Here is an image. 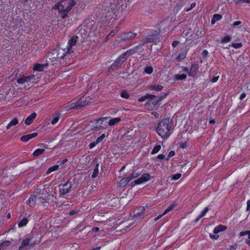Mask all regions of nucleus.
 <instances>
[{"mask_svg":"<svg viewBox=\"0 0 250 250\" xmlns=\"http://www.w3.org/2000/svg\"><path fill=\"white\" fill-rule=\"evenodd\" d=\"M145 72L146 73L150 74L153 72V68L150 65H146L145 68Z\"/></svg>","mask_w":250,"mask_h":250,"instance_id":"30","label":"nucleus"},{"mask_svg":"<svg viewBox=\"0 0 250 250\" xmlns=\"http://www.w3.org/2000/svg\"><path fill=\"white\" fill-rule=\"evenodd\" d=\"M246 94L245 93H242L239 97L240 100H242L246 97Z\"/></svg>","mask_w":250,"mask_h":250,"instance_id":"50","label":"nucleus"},{"mask_svg":"<svg viewBox=\"0 0 250 250\" xmlns=\"http://www.w3.org/2000/svg\"><path fill=\"white\" fill-rule=\"evenodd\" d=\"M150 97H154V96L151 95L146 94V95L139 98L138 101L140 102H142Z\"/></svg>","mask_w":250,"mask_h":250,"instance_id":"33","label":"nucleus"},{"mask_svg":"<svg viewBox=\"0 0 250 250\" xmlns=\"http://www.w3.org/2000/svg\"><path fill=\"white\" fill-rule=\"evenodd\" d=\"M77 37H73L71 39H70L67 43V45L66 47L67 51L65 52V55L62 54V55H59V54H58L57 55V58L58 59H62L64 58L66 59L67 57H68V54H71L74 52L73 47L76 45L77 42Z\"/></svg>","mask_w":250,"mask_h":250,"instance_id":"4","label":"nucleus"},{"mask_svg":"<svg viewBox=\"0 0 250 250\" xmlns=\"http://www.w3.org/2000/svg\"><path fill=\"white\" fill-rule=\"evenodd\" d=\"M187 78V75L185 74H177L173 76V79L175 81L182 80L185 79Z\"/></svg>","mask_w":250,"mask_h":250,"instance_id":"21","label":"nucleus"},{"mask_svg":"<svg viewBox=\"0 0 250 250\" xmlns=\"http://www.w3.org/2000/svg\"><path fill=\"white\" fill-rule=\"evenodd\" d=\"M247 234V231H242L240 233V235L241 236H243Z\"/></svg>","mask_w":250,"mask_h":250,"instance_id":"56","label":"nucleus"},{"mask_svg":"<svg viewBox=\"0 0 250 250\" xmlns=\"http://www.w3.org/2000/svg\"><path fill=\"white\" fill-rule=\"evenodd\" d=\"M246 242L247 244L250 246V240H247Z\"/></svg>","mask_w":250,"mask_h":250,"instance_id":"62","label":"nucleus"},{"mask_svg":"<svg viewBox=\"0 0 250 250\" xmlns=\"http://www.w3.org/2000/svg\"><path fill=\"white\" fill-rule=\"evenodd\" d=\"M181 177V174L180 173H177L174 175H173L171 177V179L172 180H177L180 178Z\"/></svg>","mask_w":250,"mask_h":250,"instance_id":"39","label":"nucleus"},{"mask_svg":"<svg viewBox=\"0 0 250 250\" xmlns=\"http://www.w3.org/2000/svg\"><path fill=\"white\" fill-rule=\"evenodd\" d=\"M98 144H96V141L91 143L89 144V147L90 149L94 147Z\"/></svg>","mask_w":250,"mask_h":250,"instance_id":"44","label":"nucleus"},{"mask_svg":"<svg viewBox=\"0 0 250 250\" xmlns=\"http://www.w3.org/2000/svg\"><path fill=\"white\" fill-rule=\"evenodd\" d=\"M222 19L221 15L219 14H215L213 15V18L211 20V23H214L216 21H219Z\"/></svg>","mask_w":250,"mask_h":250,"instance_id":"28","label":"nucleus"},{"mask_svg":"<svg viewBox=\"0 0 250 250\" xmlns=\"http://www.w3.org/2000/svg\"><path fill=\"white\" fill-rule=\"evenodd\" d=\"M178 43H179V42L174 41L172 43V45L173 46V47H175L178 45Z\"/></svg>","mask_w":250,"mask_h":250,"instance_id":"53","label":"nucleus"},{"mask_svg":"<svg viewBox=\"0 0 250 250\" xmlns=\"http://www.w3.org/2000/svg\"><path fill=\"white\" fill-rule=\"evenodd\" d=\"M27 223V219L26 218H23L19 222L18 226L19 227H22L25 226Z\"/></svg>","mask_w":250,"mask_h":250,"instance_id":"32","label":"nucleus"},{"mask_svg":"<svg viewBox=\"0 0 250 250\" xmlns=\"http://www.w3.org/2000/svg\"><path fill=\"white\" fill-rule=\"evenodd\" d=\"M196 5V4L195 3H192L191 5V8H193V7H194Z\"/></svg>","mask_w":250,"mask_h":250,"instance_id":"61","label":"nucleus"},{"mask_svg":"<svg viewBox=\"0 0 250 250\" xmlns=\"http://www.w3.org/2000/svg\"><path fill=\"white\" fill-rule=\"evenodd\" d=\"M19 123V121L17 118H14L7 125L6 128L7 129L11 128L13 126H15Z\"/></svg>","mask_w":250,"mask_h":250,"instance_id":"19","label":"nucleus"},{"mask_svg":"<svg viewBox=\"0 0 250 250\" xmlns=\"http://www.w3.org/2000/svg\"><path fill=\"white\" fill-rule=\"evenodd\" d=\"M34 76L31 75L28 77H23L21 78H19L17 82L19 83H23L27 82H29L32 80L34 78Z\"/></svg>","mask_w":250,"mask_h":250,"instance_id":"17","label":"nucleus"},{"mask_svg":"<svg viewBox=\"0 0 250 250\" xmlns=\"http://www.w3.org/2000/svg\"><path fill=\"white\" fill-rule=\"evenodd\" d=\"M138 176L137 174L133 173L131 175L128 177L123 178L119 182L118 186L120 187L123 188L125 187L130 181Z\"/></svg>","mask_w":250,"mask_h":250,"instance_id":"8","label":"nucleus"},{"mask_svg":"<svg viewBox=\"0 0 250 250\" xmlns=\"http://www.w3.org/2000/svg\"><path fill=\"white\" fill-rule=\"evenodd\" d=\"M48 200L47 192L43 189L39 192H35L31 195L27 203L31 207H34L36 204H37L46 208L49 206Z\"/></svg>","mask_w":250,"mask_h":250,"instance_id":"1","label":"nucleus"},{"mask_svg":"<svg viewBox=\"0 0 250 250\" xmlns=\"http://www.w3.org/2000/svg\"><path fill=\"white\" fill-rule=\"evenodd\" d=\"M176 203H173L171 205H170L169 207H168L166 209V210L164 211L163 212V215H166V214H167L168 212H169V211H171L172 210H173L175 207L176 206Z\"/></svg>","mask_w":250,"mask_h":250,"instance_id":"23","label":"nucleus"},{"mask_svg":"<svg viewBox=\"0 0 250 250\" xmlns=\"http://www.w3.org/2000/svg\"><path fill=\"white\" fill-rule=\"evenodd\" d=\"M227 229V227L222 225H219L215 227L213 230L214 234H217L222 231H225Z\"/></svg>","mask_w":250,"mask_h":250,"instance_id":"15","label":"nucleus"},{"mask_svg":"<svg viewBox=\"0 0 250 250\" xmlns=\"http://www.w3.org/2000/svg\"><path fill=\"white\" fill-rule=\"evenodd\" d=\"M105 134H103L101 136L98 137L97 139V140H96V144H98L99 143L101 142L104 140V139L105 138Z\"/></svg>","mask_w":250,"mask_h":250,"instance_id":"37","label":"nucleus"},{"mask_svg":"<svg viewBox=\"0 0 250 250\" xmlns=\"http://www.w3.org/2000/svg\"><path fill=\"white\" fill-rule=\"evenodd\" d=\"M163 213L161 214V215H159V216H158L157 217H156L155 219H154V220L156 221H157L158 220H159V219H160L163 216Z\"/></svg>","mask_w":250,"mask_h":250,"instance_id":"55","label":"nucleus"},{"mask_svg":"<svg viewBox=\"0 0 250 250\" xmlns=\"http://www.w3.org/2000/svg\"><path fill=\"white\" fill-rule=\"evenodd\" d=\"M198 68L199 65L198 63H194L192 64L189 71L188 75L190 76H195L196 75V72Z\"/></svg>","mask_w":250,"mask_h":250,"instance_id":"13","label":"nucleus"},{"mask_svg":"<svg viewBox=\"0 0 250 250\" xmlns=\"http://www.w3.org/2000/svg\"><path fill=\"white\" fill-rule=\"evenodd\" d=\"M248 235L249 240H250V230L247 231V234Z\"/></svg>","mask_w":250,"mask_h":250,"instance_id":"60","label":"nucleus"},{"mask_svg":"<svg viewBox=\"0 0 250 250\" xmlns=\"http://www.w3.org/2000/svg\"><path fill=\"white\" fill-rule=\"evenodd\" d=\"M108 118L107 120L108 125L110 126H114L116 125H117L121 121V118L120 117H117V118H110L109 117H107Z\"/></svg>","mask_w":250,"mask_h":250,"instance_id":"11","label":"nucleus"},{"mask_svg":"<svg viewBox=\"0 0 250 250\" xmlns=\"http://www.w3.org/2000/svg\"><path fill=\"white\" fill-rule=\"evenodd\" d=\"M37 133H33L32 134H30L27 135L23 136L21 137V140L22 142H26L28 141L29 140L31 139L32 138H33L37 136Z\"/></svg>","mask_w":250,"mask_h":250,"instance_id":"16","label":"nucleus"},{"mask_svg":"<svg viewBox=\"0 0 250 250\" xmlns=\"http://www.w3.org/2000/svg\"><path fill=\"white\" fill-rule=\"evenodd\" d=\"M75 213V211H73V210H72L70 212H69V214L70 215H72V214H74Z\"/></svg>","mask_w":250,"mask_h":250,"instance_id":"63","label":"nucleus"},{"mask_svg":"<svg viewBox=\"0 0 250 250\" xmlns=\"http://www.w3.org/2000/svg\"><path fill=\"white\" fill-rule=\"evenodd\" d=\"M238 245L236 244L232 245H228L226 247V250H235L237 248Z\"/></svg>","mask_w":250,"mask_h":250,"instance_id":"35","label":"nucleus"},{"mask_svg":"<svg viewBox=\"0 0 250 250\" xmlns=\"http://www.w3.org/2000/svg\"><path fill=\"white\" fill-rule=\"evenodd\" d=\"M219 79V76H215V77H214L212 80H211V81L212 82V83H215Z\"/></svg>","mask_w":250,"mask_h":250,"instance_id":"48","label":"nucleus"},{"mask_svg":"<svg viewBox=\"0 0 250 250\" xmlns=\"http://www.w3.org/2000/svg\"><path fill=\"white\" fill-rule=\"evenodd\" d=\"M232 46L235 48H240L242 46V43H233L232 44Z\"/></svg>","mask_w":250,"mask_h":250,"instance_id":"42","label":"nucleus"},{"mask_svg":"<svg viewBox=\"0 0 250 250\" xmlns=\"http://www.w3.org/2000/svg\"><path fill=\"white\" fill-rule=\"evenodd\" d=\"M74 5L73 0H62L54 8L58 10L62 18L67 16L68 12Z\"/></svg>","mask_w":250,"mask_h":250,"instance_id":"3","label":"nucleus"},{"mask_svg":"<svg viewBox=\"0 0 250 250\" xmlns=\"http://www.w3.org/2000/svg\"><path fill=\"white\" fill-rule=\"evenodd\" d=\"M183 71L185 72H188L189 73L188 69L187 67H184Z\"/></svg>","mask_w":250,"mask_h":250,"instance_id":"58","label":"nucleus"},{"mask_svg":"<svg viewBox=\"0 0 250 250\" xmlns=\"http://www.w3.org/2000/svg\"><path fill=\"white\" fill-rule=\"evenodd\" d=\"M163 86L161 85H151L149 87V89L151 90H155L157 91H160L162 90Z\"/></svg>","mask_w":250,"mask_h":250,"instance_id":"22","label":"nucleus"},{"mask_svg":"<svg viewBox=\"0 0 250 250\" xmlns=\"http://www.w3.org/2000/svg\"><path fill=\"white\" fill-rule=\"evenodd\" d=\"M186 54H187V52H184V53H182L181 54H180L178 57H177V59L179 60H182L183 59H184L186 56Z\"/></svg>","mask_w":250,"mask_h":250,"instance_id":"40","label":"nucleus"},{"mask_svg":"<svg viewBox=\"0 0 250 250\" xmlns=\"http://www.w3.org/2000/svg\"><path fill=\"white\" fill-rule=\"evenodd\" d=\"M208 210V208L206 207L201 212L200 215L198 216V219H200L202 217L204 216L207 214Z\"/></svg>","mask_w":250,"mask_h":250,"instance_id":"34","label":"nucleus"},{"mask_svg":"<svg viewBox=\"0 0 250 250\" xmlns=\"http://www.w3.org/2000/svg\"><path fill=\"white\" fill-rule=\"evenodd\" d=\"M45 151L44 149L42 148H38L35 150L33 153V156H38L43 153Z\"/></svg>","mask_w":250,"mask_h":250,"instance_id":"25","label":"nucleus"},{"mask_svg":"<svg viewBox=\"0 0 250 250\" xmlns=\"http://www.w3.org/2000/svg\"><path fill=\"white\" fill-rule=\"evenodd\" d=\"M121 96L123 98H125V99H128L129 98V94L128 93L126 92V91H123L121 93Z\"/></svg>","mask_w":250,"mask_h":250,"instance_id":"38","label":"nucleus"},{"mask_svg":"<svg viewBox=\"0 0 250 250\" xmlns=\"http://www.w3.org/2000/svg\"><path fill=\"white\" fill-rule=\"evenodd\" d=\"M61 114L57 113L55 114L53 117L51 123L52 125L56 124L59 120L60 118Z\"/></svg>","mask_w":250,"mask_h":250,"instance_id":"20","label":"nucleus"},{"mask_svg":"<svg viewBox=\"0 0 250 250\" xmlns=\"http://www.w3.org/2000/svg\"><path fill=\"white\" fill-rule=\"evenodd\" d=\"M71 188V184L69 182L60 186V192L61 194L65 195L69 193Z\"/></svg>","mask_w":250,"mask_h":250,"instance_id":"9","label":"nucleus"},{"mask_svg":"<svg viewBox=\"0 0 250 250\" xmlns=\"http://www.w3.org/2000/svg\"><path fill=\"white\" fill-rule=\"evenodd\" d=\"M83 99H81L80 100V102H82V103H87L88 102V104L90 103V100H91V99H90L89 97H86L85 99V100H84L83 99Z\"/></svg>","mask_w":250,"mask_h":250,"instance_id":"41","label":"nucleus"},{"mask_svg":"<svg viewBox=\"0 0 250 250\" xmlns=\"http://www.w3.org/2000/svg\"><path fill=\"white\" fill-rule=\"evenodd\" d=\"M208 51L207 50H204L202 52V55L203 56H206L208 55Z\"/></svg>","mask_w":250,"mask_h":250,"instance_id":"52","label":"nucleus"},{"mask_svg":"<svg viewBox=\"0 0 250 250\" xmlns=\"http://www.w3.org/2000/svg\"><path fill=\"white\" fill-rule=\"evenodd\" d=\"M150 179V175L147 173L143 174L140 178L132 182L130 185L131 186L134 187L136 185H140L144 184L148 181Z\"/></svg>","mask_w":250,"mask_h":250,"instance_id":"6","label":"nucleus"},{"mask_svg":"<svg viewBox=\"0 0 250 250\" xmlns=\"http://www.w3.org/2000/svg\"><path fill=\"white\" fill-rule=\"evenodd\" d=\"M157 158L159 159L162 160L165 158V155L163 154H159Z\"/></svg>","mask_w":250,"mask_h":250,"instance_id":"49","label":"nucleus"},{"mask_svg":"<svg viewBox=\"0 0 250 250\" xmlns=\"http://www.w3.org/2000/svg\"><path fill=\"white\" fill-rule=\"evenodd\" d=\"M242 22L240 21H235L234 22H233V27H237V26L241 24Z\"/></svg>","mask_w":250,"mask_h":250,"instance_id":"45","label":"nucleus"},{"mask_svg":"<svg viewBox=\"0 0 250 250\" xmlns=\"http://www.w3.org/2000/svg\"><path fill=\"white\" fill-rule=\"evenodd\" d=\"M175 155V152L174 151H171L169 152L167 158V160H168V159Z\"/></svg>","mask_w":250,"mask_h":250,"instance_id":"43","label":"nucleus"},{"mask_svg":"<svg viewBox=\"0 0 250 250\" xmlns=\"http://www.w3.org/2000/svg\"><path fill=\"white\" fill-rule=\"evenodd\" d=\"M161 148V145H156L153 148V149L151 151V154H154L157 153L160 150Z\"/></svg>","mask_w":250,"mask_h":250,"instance_id":"29","label":"nucleus"},{"mask_svg":"<svg viewBox=\"0 0 250 250\" xmlns=\"http://www.w3.org/2000/svg\"><path fill=\"white\" fill-rule=\"evenodd\" d=\"M210 237L212 239H215V240H217L218 239V237H219V236L218 235H212V234H210Z\"/></svg>","mask_w":250,"mask_h":250,"instance_id":"47","label":"nucleus"},{"mask_svg":"<svg viewBox=\"0 0 250 250\" xmlns=\"http://www.w3.org/2000/svg\"><path fill=\"white\" fill-rule=\"evenodd\" d=\"M107 117H102L98 120H93L91 121L92 128V129H99L102 128L103 122L107 120Z\"/></svg>","mask_w":250,"mask_h":250,"instance_id":"7","label":"nucleus"},{"mask_svg":"<svg viewBox=\"0 0 250 250\" xmlns=\"http://www.w3.org/2000/svg\"><path fill=\"white\" fill-rule=\"evenodd\" d=\"M100 230L99 228L98 227H94L92 228V230L94 232H98Z\"/></svg>","mask_w":250,"mask_h":250,"instance_id":"54","label":"nucleus"},{"mask_svg":"<svg viewBox=\"0 0 250 250\" xmlns=\"http://www.w3.org/2000/svg\"><path fill=\"white\" fill-rule=\"evenodd\" d=\"M88 104V102L86 103H82V102H80V101L76 102L70 104L67 107L68 109H71L74 108H77L80 106H84Z\"/></svg>","mask_w":250,"mask_h":250,"instance_id":"12","label":"nucleus"},{"mask_svg":"<svg viewBox=\"0 0 250 250\" xmlns=\"http://www.w3.org/2000/svg\"><path fill=\"white\" fill-rule=\"evenodd\" d=\"M59 167V165H56L52 167H50L46 171V174H49L51 172L57 170Z\"/></svg>","mask_w":250,"mask_h":250,"instance_id":"24","label":"nucleus"},{"mask_svg":"<svg viewBox=\"0 0 250 250\" xmlns=\"http://www.w3.org/2000/svg\"><path fill=\"white\" fill-rule=\"evenodd\" d=\"M180 147L183 148H186L187 147V144L186 142L181 143L180 145Z\"/></svg>","mask_w":250,"mask_h":250,"instance_id":"46","label":"nucleus"},{"mask_svg":"<svg viewBox=\"0 0 250 250\" xmlns=\"http://www.w3.org/2000/svg\"><path fill=\"white\" fill-rule=\"evenodd\" d=\"M66 162H67V159H64L62 161H61L60 162V164H61V165H62V164H64L65 163H66Z\"/></svg>","mask_w":250,"mask_h":250,"instance_id":"59","label":"nucleus"},{"mask_svg":"<svg viewBox=\"0 0 250 250\" xmlns=\"http://www.w3.org/2000/svg\"><path fill=\"white\" fill-rule=\"evenodd\" d=\"M48 63L40 64L39 63H35L33 67V69L34 71H37L41 72L44 70V69L47 67Z\"/></svg>","mask_w":250,"mask_h":250,"instance_id":"10","label":"nucleus"},{"mask_svg":"<svg viewBox=\"0 0 250 250\" xmlns=\"http://www.w3.org/2000/svg\"><path fill=\"white\" fill-rule=\"evenodd\" d=\"M36 116H37L36 113H35V112L32 113L29 116H28L27 117V118L25 119V124L26 125H30L33 121L34 119L36 118Z\"/></svg>","mask_w":250,"mask_h":250,"instance_id":"14","label":"nucleus"},{"mask_svg":"<svg viewBox=\"0 0 250 250\" xmlns=\"http://www.w3.org/2000/svg\"><path fill=\"white\" fill-rule=\"evenodd\" d=\"M135 36V34L132 33V32H130V33H127L125 35L124 38L125 40H129V39H131L134 38Z\"/></svg>","mask_w":250,"mask_h":250,"instance_id":"31","label":"nucleus"},{"mask_svg":"<svg viewBox=\"0 0 250 250\" xmlns=\"http://www.w3.org/2000/svg\"><path fill=\"white\" fill-rule=\"evenodd\" d=\"M209 123L210 124H214L215 121L214 120H210V121H209Z\"/></svg>","mask_w":250,"mask_h":250,"instance_id":"64","label":"nucleus"},{"mask_svg":"<svg viewBox=\"0 0 250 250\" xmlns=\"http://www.w3.org/2000/svg\"><path fill=\"white\" fill-rule=\"evenodd\" d=\"M156 131L162 139H167L172 132L171 124L170 121L167 119L162 120L158 124Z\"/></svg>","mask_w":250,"mask_h":250,"instance_id":"2","label":"nucleus"},{"mask_svg":"<svg viewBox=\"0 0 250 250\" xmlns=\"http://www.w3.org/2000/svg\"><path fill=\"white\" fill-rule=\"evenodd\" d=\"M10 242L8 241H6L0 244V250H3L6 247L10 246Z\"/></svg>","mask_w":250,"mask_h":250,"instance_id":"27","label":"nucleus"},{"mask_svg":"<svg viewBox=\"0 0 250 250\" xmlns=\"http://www.w3.org/2000/svg\"><path fill=\"white\" fill-rule=\"evenodd\" d=\"M145 210V208L144 207H140L139 208H135L134 216L135 217H137L139 214L144 212Z\"/></svg>","mask_w":250,"mask_h":250,"instance_id":"18","label":"nucleus"},{"mask_svg":"<svg viewBox=\"0 0 250 250\" xmlns=\"http://www.w3.org/2000/svg\"><path fill=\"white\" fill-rule=\"evenodd\" d=\"M231 37L229 36H227L224 37L221 41L222 43H227L229 42L231 40Z\"/></svg>","mask_w":250,"mask_h":250,"instance_id":"36","label":"nucleus"},{"mask_svg":"<svg viewBox=\"0 0 250 250\" xmlns=\"http://www.w3.org/2000/svg\"><path fill=\"white\" fill-rule=\"evenodd\" d=\"M98 173H99V164H96V165L95 166V167L94 168L93 172L92 174V177L93 178H96V177H97Z\"/></svg>","mask_w":250,"mask_h":250,"instance_id":"26","label":"nucleus"},{"mask_svg":"<svg viewBox=\"0 0 250 250\" xmlns=\"http://www.w3.org/2000/svg\"><path fill=\"white\" fill-rule=\"evenodd\" d=\"M240 2L250 3V0H239Z\"/></svg>","mask_w":250,"mask_h":250,"instance_id":"57","label":"nucleus"},{"mask_svg":"<svg viewBox=\"0 0 250 250\" xmlns=\"http://www.w3.org/2000/svg\"><path fill=\"white\" fill-rule=\"evenodd\" d=\"M32 239L33 238L29 237L23 240L19 249L21 250L33 247L36 244V241L32 240Z\"/></svg>","mask_w":250,"mask_h":250,"instance_id":"5","label":"nucleus"},{"mask_svg":"<svg viewBox=\"0 0 250 250\" xmlns=\"http://www.w3.org/2000/svg\"><path fill=\"white\" fill-rule=\"evenodd\" d=\"M247 210H250V200L247 201Z\"/></svg>","mask_w":250,"mask_h":250,"instance_id":"51","label":"nucleus"}]
</instances>
